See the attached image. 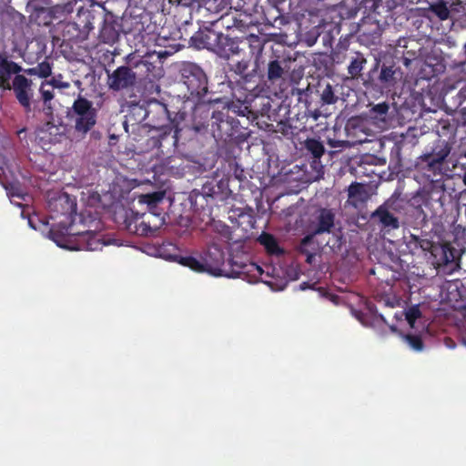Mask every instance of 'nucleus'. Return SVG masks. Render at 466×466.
<instances>
[{
	"label": "nucleus",
	"mask_w": 466,
	"mask_h": 466,
	"mask_svg": "<svg viewBox=\"0 0 466 466\" xmlns=\"http://www.w3.org/2000/svg\"><path fill=\"white\" fill-rule=\"evenodd\" d=\"M51 218H59L57 227L50 229L52 239L62 248L95 251L108 245L101 230L103 223L90 210L76 213V202L63 193L48 202Z\"/></svg>",
	"instance_id": "f257e3e1"
},
{
	"label": "nucleus",
	"mask_w": 466,
	"mask_h": 466,
	"mask_svg": "<svg viewBox=\"0 0 466 466\" xmlns=\"http://www.w3.org/2000/svg\"><path fill=\"white\" fill-rule=\"evenodd\" d=\"M165 198L164 191H155L142 194L138 197V203L147 205V211L139 213L131 208L125 209L123 227L130 234L140 237H156L165 224L163 209L158 206Z\"/></svg>",
	"instance_id": "f03ea898"
},
{
	"label": "nucleus",
	"mask_w": 466,
	"mask_h": 466,
	"mask_svg": "<svg viewBox=\"0 0 466 466\" xmlns=\"http://www.w3.org/2000/svg\"><path fill=\"white\" fill-rule=\"evenodd\" d=\"M190 114L184 109L178 110L174 117L170 118L174 127L172 145L177 147L178 143L193 139L199 132L208 127V121L212 122V111L214 105L220 102V99L205 98L196 100Z\"/></svg>",
	"instance_id": "7ed1b4c3"
},
{
	"label": "nucleus",
	"mask_w": 466,
	"mask_h": 466,
	"mask_svg": "<svg viewBox=\"0 0 466 466\" xmlns=\"http://www.w3.org/2000/svg\"><path fill=\"white\" fill-rule=\"evenodd\" d=\"M407 247L412 253L418 250L429 251L431 264L438 272L443 274H452L460 268V259L465 251L462 248H459L457 242L434 243L415 235H410Z\"/></svg>",
	"instance_id": "20e7f679"
},
{
	"label": "nucleus",
	"mask_w": 466,
	"mask_h": 466,
	"mask_svg": "<svg viewBox=\"0 0 466 466\" xmlns=\"http://www.w3.org/2000/svg\"><path fill=\"white\" fill-rule=\"evenodd\" d=\"M451 151L449 142L436 141L431 152L425 153L419 157L418 166L424 175L431 178V198H435L443 205L441 201L445 196V183L443 179V165Z\"/></svg>",
	"instance_id": "39448f33"
},
{
	"label": "nucleus",
	"mask_w": 466,
	"mask_h": 466,
	"mask_svg": "<svg viewBox=\"0 0 466 466\" xmlns=\"http://www.w3.org/2000/svg\"><path fill=\"white\" fill-rule=\"evenodd\" d=\"M245 76L238 87H232L233 97L244 107L248 114L258 117L263 110L262 104L268 103V91L254 81Z\"/></svg>",
	"instance_id": "423d86ee"
},
{
	"label": "nucleus",
	"mask_w": 466,
	"mask_h": 466,
	"mask_svg": "<svg viewBox=\"0 0 466 466\" xmlns=\"http://www.w3.org/2000/svg\"><path fill=\"white\" fill-rule=\"evenodd\" d=\"M76 0L56 4L49 6V0H29L28 7L31 8V16L38 25H48L53 19H65L74 11Z\"/></svg>",
	"instance_id": "0eeeda50"
},
{
	"label": "nucleus",
	"mask_w": 466,
	"mask_h": 466,
	"mask_svg": "<svg viewBox=\"0 0 466 466\" xmlns=\"http://www.w3.org/2000/svg\"><path fill=\"white\" fill-rule=\"evenodd\" d=\"M180 74L189 97L194 100L205 98L208 93V79L205 71L198 65L188 62L182 66Z\"/></svg>",
	"instance_id": "6e6552de"
},
{
	"label": "nucleus",
	"mask_w": 466,
	"mask_h": 466,
	"mask_svg": "<svg viewBox=\"0 0 466 466\" xmlns=\"http://www.w3.org/2000/svg\"><path fill=\"white\" fill-rule=\"evenodd\" d=\"M70 116L74 120L75 132L84 137L96 124L97 110L91 101L78 96L73 103Z\"/></svg>",
	"instance_id": "1a4fd4ad"
},
{
	"label": "nucleus",
	"mask_w": 466,
	"mask_h": 466,
	"mask_svg": "<svg viewBox=\"0 0 466 466\" xmlns=\"http://www.w3.org/2000/svg\"><path fill=\"white\" fill-rule=\"evenodd\" d=\"M210 127L214 138L225 143L237 138L240 132V123L238 119L229 116L228 110H213Z\"/></svg>",
	"instance_id": "9d476101"
},
{
	"label": "nucleus",
	"mask_w": 466,
	"mask_h": 466,
	"mask_svg": "<svg viewBox=\"0 0 466 466\" xmlns=\"http://www.w3.org/2000/svg\"><path fill=\"white\" fill-rule=\"evenodd\" d=\"M246 46H248L252 54L255 52L260 53L263 49V44L258 36L251 35L246 41L238 42L221 33L215 54L221 58L229 59L234 56H240L244 52Z\"/></svg>",
	"instance_id": "9b49d317"
},
{
	"label": "nucleus",
	"mask_w": 466,
	"mask_h": 466,
	"mask_svg": "<svg viewBox=\"0 0 466 466\" xmlns=\"http://www.w3.org/2000/svg\"><path fill=\"white\" fill-rule=\"evenodd\" d=\"M332 60L336 64L347 63L348 74L352 79H359L362 76V70L367 64L364 53L341 43L333 51Z\"/></svg>",
	"instance_id": "f8f14e48"
},
{
	"label": "nucleus",
	"mask_w": 466,
	"mask_h": 466,
	"mask_svg": "<svg viewBox=\"0 0 466 466\" xmlns=\"http://www.w3.org/2000/svg\"><path fill=\"white\" fill-rule=\"evenodd\" d=\"M400 209V200L392 195L371 213L370 218L378 222L381 230L390 232L400 228V221L395 216V212H399Z\"/></svg>",
	"instance_id": "ddd939ff"
},
{
	"label": "nucleus",
	"mask_w": 466,
	"mask_h": 466,
	"mask_svg": "<svg viewBox=\"0 0 466 466\" xmlns=\"http://www.w3.org/2000/svg\"><path fill=\"white\" fill-rule=\"evenodd\" d=\"M336 215L333 209L320 208L316 210L309 223V233L303 238V244H313L316 236L332 233Z\"/></svg>",
	"instance_id": "4468645a"
},
{
	"label": "nucleus",
	"mask_w": 466,
	"mask_h": 466,
	"mask_svg": "<svg viewBox=\"0 0 466 466\" xmlns=\"http://www.w3.org/2000/svg\"><path fill=\"white\" fill-rule=\"evenodd\" d=\"M380 61L376 59V63L368 74V78L365 85H370L372 86H379L380 88H390L393 87L399 78L401 76L400 68L396 66L394 64L386 65L383 63L380 66V70L378 76H376Z\"/></svg>",
	"instance_id": "2eb2a0df"
},
{
	"label": "nucleus",
	"mask_w": 466,
	"mask_h": 466,
	"mask_svg": "<svg viewBox=\"0 0 466 466\" xmlns=\"http://www.w3.org/2000/svg\"><path fill=\"white\" fill-rule=\"evenodd\" d=\"M290 60L284 56L272 54L263 69H260V76L271 86L280 85L289 75Z\"/></svg>",
	"instance_id": "dca6fc26"
},
{
	"label": "nucleus",
	"mask_w": 466,
	"mask_h": 466,
	"mask_svg": "<svg viewBox=\"0 0 466 466\" xmlns=\"http://www.w3.org/2000/svg\"><path fill=\"white\" fill-rule=\"evenodd\" d=\"M11 89L25 112H31V101L34 96L33 81L24 75H16L12 80Z\"/></svg>",
	"instance_id": "f3484780"
},
{
	"label": "nucleus",
	"mask_w": 466,
	"mask_h": 466,
	"mask_svg": "<svg viewBox=\"0 0 466 466\" xmlns=\"http://www.w3.org/2000/svg\"><path fill=\"white\" fill-rule=\"evenodd\" d=\"M218 194V191L211 183L204 184L200 189L191 191L188 198L191 208L195 212L205 211L206 209L210 212Z\"/></svg>",
	"instance_id": "a211bd4d"
},
{
	"label": "nucleus",
	"mask_w": 466,
	"mask_h": 466,
	"mask_svg": "<svg viewBox=\"0 0 466 466\" xmlns=\"http://www.w3.org/2000/svg\"><path fill=\"white\" fill-rule=\"evenodd\" d=\"M137 78V73L131 70L130 67L120 66L112 73L107 71L106 84L111 90L121 91L133 87Z\"/></svg>",
	"instance_id": "6ab92c4d"
},
{
	"label": "nucleus",
	"mask_w": 466,
	"mask_h": 466,
	"mask_svg": "<svg viewBox=\"0 0 466 466\" xmlns=\"http://www.w3.org/2000/svg\"><path fill=\"white\" fill-rule=\"evenodd\" d=\"M221 32L211 27L199 28L190 38V44L197 49H208L215 53Z\"/></svg>",
	"instance_id": "aec40b11"
},
{
	"label": "nucleus",
	"mask_w": 466,
	"mask_h": 466,
	"mask_svg": "<svg viewBox=\"0 0 466 466\" xmlns=\"http://www.w3.org/2000/svg\"><path fill=\"white\" fill-rule=\"evenodd\" d=\"M360 10L363 15L376 24L386 22L390 10L385 5L383 0H362Z\"/></svg>",
	"instance_id": "412c9836"
},
{
	"label": "nucleus",
	"mask_w": 466,
	"mask_h": 466,
	"mask_svg": "<svg viewBox=\"0 0 466 466\" xmlns=\"http://www.w3.org/2000/svg\"><path fill=\"white\" fill-rule=\"evenodd\" d=\"M160 108L163 115L167 116L170 119L171 117L169 116L167 107L165 106H161ZM152 133L153 134L147 138L146 148L147 150L160 148L163 142L167 140L168 137L172 139V136L174 135L173 124L169 120V125L156 127L152 130Z\"/></svg>",
	"instance_id": "4be33fe9"
},
{
	"label": "nucleus",
	"mask_w": 466,
	"mask_h": 466,
	"mask_svg": "<svg viewBox=\"0 0 466 466\" xmlns=\"http://www.w3.org/2000/svg\"><path fill=\"white\" fill-rule=\"evenodd\" d=\"M23 70L20 65L0 53V89L11 90L12 76L21 75L20 72Z\"/></svg>",
	"instance_id": "5701e85b"
},
{
	"label": "nucleus",
	"mask_w": 466,
	"mask_h": 466,
	"mask_svg": "<svg viewBox=\"0 0 466 466\" xmlns=\"http://www.w3.org/2000/svg\"><path fill=\"white\" fill-rule=\"evenodd\" d=\"M434 130L440 137L437 141L449 142L451 147L454 144L455 136L457 132V124L451 118H441L434 126Z\"/></svg>",
	"instance_id": "b1692460"
},
{
	"label": "nucleus",
	"mask_w": 466,
	"mask_h": 466,
	"mask_svg": "<svg viewBox=\"0 0 466 466\" xmlns=\"http://www.w3.org/2000/svg\"><path fill=\"white\" fill-rule=\"evenodd\" d=\"M218 260V269L213 270L210 268V267H206L207 272L213 275V276H221L223 275L225 269L223 268L224 266V252L218 248H214L213 249H208L205 255H204V262L205 263H210L214 264Z\"/></svg>",
	"instance_id": "393cba45"
},
{
	"label": "nucleus",
	"mask_w": 466,
	"mask_h": 466,
	"mask_svg": "<svg viewBox=\"0 0 466 466\" xmlns=\"http://www.w3.org/2000/svg\"><path fill=\"white\" fill-rule=\"evenodd\" d=\"M263 110L259 112V116H267V118L270 121H279V116L282 111H285V114L289 112L286 106H283L277 99H273L268 96V103L264 102L262 104Z\"/></svg>",
	"instance_id": "a878e982"
},
{
	"label": "nucleus",
	"mask_w": 466,
	"mask_h": 466,
	"mask_svg": "<svg viewBox=\"0 0 466 466\" xmlns=\"http://www.w3.org/2000/svg\"><path fill=\"white\" fill-rule=\"evenodd\" d=\"M177 261L179 264L185 267H188L190 269L198 273L207 272L206 267H210L211 269L216 270L218 269V260H217V262H215L214 264L205 263L204 257L201 258V260L192 256L179 257V259Z\"/></svg>",
	"instance_id": "bb28decb"
},
{
	"label": "nucleus",
	"mask_w": 466,
	"mask_h": 466,
	"mask_svg": "<svg viewBox=\"0 0 466 466\" xmlns=\"http://www.w3.org/2000/svg\"><path fill=\"white\" fill-rule=\"evenodd\" d=\"M231 265V276L232 277H240L242 275H248L251 273H254L255 271L258 272L259 275L262 273V268L253 262H238L234 258L230 260Z\"/></svg>",
	"instance_id": "cd10ccee"
},
{
	"label": "nucleus",
	"mask_w": 466,
	"mask_h": 466,
	"mask_svg": "<svg viewBox=\"0 0 466 466\" xmlns=\"http://www.w3.org/2000/svg\"><path fill=\"white\" fill-rule=\"evenodd\" d=\"M317 93L319 96V103L321 106L333 105L339 100V96L335 92L334 86L329 83H319Z\"/></svg>",
	"instance_id": "c85d7f7f"
},
{
	"label": "nucleus",
	"mask_w": 466,
	"mask_h": 466,
	"mask_svg": "<svg viewBox=\"0 0 466 466\" xmlns=\"http://www.w3.org/2000/svg\"><path fill=\"white\" fill-rule=\"evenodd\" d=\"M126 66L127 67H130L131 70L139 68L140 66L145 67V74H147L151 71V69L154 67L153 64L150 63L146 56H140L137 51L128 54L125 57Z\"/></svg>",
	"instance_id": "c756f323"
},
{
	"label": "nucleus",
	"mask_w": 466,
	"mask_h": 466,
	"mask_svg": "<svg viewBox=\"0 0 466 466\" xmlns=\"http://www.w3.org/2000/svg\"><path fill=\"white\" fill-rule=\"evenodd\" d=\"M258 241L262 245L267 252L270 255L283 254V249L280 248L275 237L269 233L263 232L258 238Z\"/></svg>",
	"instance_id": "7c9ffc66"
},
{
	"label": "nucleus",
	"mask_w": 466,
	"mask_h": 466,
	"mask_svg": "<svg viewBox=\"0 0 466 466\" xmlns=\"http://www.w3.org/2000/svg\"><path fill=\"white\" fill-rule=\"evenodd\" d=\"M303 148L312 156L314 159H319L325 153V147L317 138H307L303 142Z\"/></svg>",
	"instance_id": "2f4dec72"
},
{
	"label": "nucleus",
	"mask_w": 466,
	"mask_h": 466,
	"mask_svg": "<svg viewBox=\"0 0 466 466\" xmlns=\"http://www.w3.org/2000/svg\"><path fill=\"white\" fill-rule=\"evenodd\" d=\"M248 66L249 59L245 58L244 56L233 66L234 72L239 76V78L237 80L234 87H238V85H240V82L244 80L243 78L245 76H248L247 78L248 80L253 81V76L246 73Z\"/></svg>",
	"instance_id": "473e14b6"
},
{
	"label": "nucleus",
	"mask_w": 466,
	"mask_h": 466,
	"mask_svg": "<svg viewBox=\"0 0 466 466\" xmlns=\"http://www.w3.org/2000/svg\"><path fill=\"white\" fill-rule=\"evenodd\" d=\"M430 11H431L441 21L450 18L448 4L443 0L431 4L430 5Z\"/></svg>",
	"instance_id": "72a5a7b5"
},
{
	"label": "nucleus",
	"mask_w": 466,
	"mask_h": 466,
	"mask_svg": "<svg viewBox=\"0 0 466 466\" xmlns=\"http://www.w3.org/2000/svg\"><path fill=\"white\" fill-rule=\"evenodd\" d=\"M2 186L6 190L7 195H9L10 197H16L21 199L25 198L24 190L18 182H11L7 180L4 181V184Z\"/></svg>",
	"instance_id": "f704fd0d"
},
{
	"label": "nucleus",
	"mask_w": 466,
	"mask_h": 466,
	"mask_svg": "<svg viewBox=\"0 0 466 466\" xmlns=\"http://www.w3.org/2000/svg\"><path fill=\"white\" fill-rule=\"evenodd\" d=\"M466 3H462L461 0H452L451 3L448 5L450 9V16H461L463 18L464 13L466 11Z\"/></svg>",
	"instance_id": "c9c22d12"
},
{
	"label": "nucleus",
	"mask_w": 466,
	"mask_h": 466,
	"mask_svg": "<svg viewBox=\"0 0 466 466\" xmlns=\"http://www.w3.org/2000/svg\"><path fill=\"white\" fill-rule=\"evenodd\" d=\"M285 111L283 114L279 116V121H275L278 125L279 131L281 132L284 136L289 137L294 134L292 127L286 121L285 118Z\"/></svg>",
	"instance_id": "e433bc0d"
},
{
	"label": "nucleus",
	"mask_w": 466,
	"mask_h": 466,
	"mask_svg": "<svg viewBox=\"0 0 466 466\" xmlns=\"http://www.w3.org/2000/svg\"><path fill=\"white\" fill-rule=\"evenodd\" d=\"M389 108L390 106L387 102H381L374 105L370 109V113L374 117L383 119L387 115Z\"/></svg>",
	"instance_id": "4c0bfd02"
},
{
	"label": "nucleus",
	"mask_w": 466,
	"mask_h": 466,
	"mask_svg": "<svg viewBox=\"0 0 466 466\" xmlns=\"http://www.w3.org/2000/svg\"><path fill=\"white\" fill-rule=\"evenodd\" d=\"M421 317V312L418 305L409 308L405 313V318L410 327H413L416 320Z\"/></svg>",
	"instance_id": "58836bf2"
},
{
	"label": "nucleus",
	"mask_w": 466,
	"mask_h": 466,
	"mask_svg": "<svg viewBox=\"0 0 466 466\" xmlns=\"http://www.w3.org/2000/svg\"><path fill=\"white\" fill-rule=\"evenodd\" d=\"M405 339L414 350L421 351L424 348L422 339L419 335L409 334L406 335Z\"/></svg>",
	"instance_id": "ea45409f"
},
{
	"label": "nucleus",
	"mask_w": 466,
	"mask_h": 466,
	"mask_svg": "<svg viewBox=\"0 0 466 466\" xmlns=\"http://www.w3.org/2000/svg\"><path fill=\"white\" fill-rule=\"evenodd\" d=\"M364 193V186L358 182L350 184L348 189L349 198L362 199L361 195Z\"/></svg>",
	"instance_id": "a19ab883"
},
{
	"label": "nucleus",
	"mask_w": 466,
	"mask_h": 466,
	"mask_svg": "<svg viewBox=\"0 0 466 466\" xmlns=\"http://www.w3.org/2000/svg\"><path fill=\"white\" fill-rule=\"evenodd\" d=\"M311 244H303V238L300 241L299 251L306 256V262L309 265H311L315 259V250H309V247Z\"/></svg>",
	"instance_id": "79ce46f5"
},
{
	"label": "nucleus",
	"mask_w": 466,
	"mask_h": 466,
	"mask_svg": "<svg viewBox=\"0 0 466 466\" xmlns=\"http://www.w3.org/2000/svg\"><path fill=\"white\" fill-rule=\"evenodd\" d=\"M46 85L51 86L52 88L66 89L70 86L68 82L63 81V76L59 74L56 76H53L49 81H46Z\"/></svg>",
	"instance_id": "37998d69"
},
{
	"label": "nucleus",
	"mask_w": 466,
	"mask_h": 466,
	"mask_svg": "<svg viewBox=\"0 0 466 466\" xmlns=\"http://www.w3.org/2000/svg\"><path fill=\"white\" fill-rule=\"evenodd\" d=\"M36 70H37V75L43 78L49 76L52 73V67H51L50 64L46 61L39 63L36 66Z\"/></svg>",
	"instance_id": "c03bdc74"
},
{
	"label": "nucleus",
	"mask_w": 466,
	"mask_h": 466,
	"mask_svg": "<svg viewBox=\"0 0 466 466\" xmlns=\"http://www.w3.org/2000/svg\"><path fill=\"white\" fill-rule=\"evenodd\" d=\"M46 83H43L40 86L41 97L44 104L51 103V100L54 98L53 89H46Z\"/></svg>",
	"instance_id": "a18cd8bd"
},
{
	"label": "nucleus",
	"mask_w": 466,
	"mask_h": 466,
	"mask_svg": "<svg viewBox=\"0 0 466 466\" xmlns=\"http://www.w3.org/2000/svg\"><path fill=\"white\" fill-rule=\"evenodd\" d=\"M218 0H196L194 1V5L192 8H201V7H205L207 8L208 10H210L211 9V3L212 2H217Z\"/></svg>",
	"instance_id": "49530a36"
},
{
	"label": "nucleus",
	"mask_w": 466,
	"mask_h": 466,
	"mask_svg": "<svg viewBox=\"0 0 466 466\" xmlns=\"http://www.w3.org/2000/svg\"><path fill=\"white\" fill-rule=\"evenodd\" d=\"M463 54H464V59L456 64V68L458 71L464 74V76L466 77V43L463 46Z\"/></svg>",
	"instance_id": "de8ad7c7"
},
{
	"label": "nucleus",
	"mask_w": 466,
	"mask_h": 466,
	"mask_svg": "<svg viewBox=\"0 0 466 466\" xmlns=\"http://www.w3.org/2000/svg\"><path fill=\"white\" fill-rule=\"evenodd\" d=\"M415 53H411L410 51H406L404 53V56H403V59H404V65L405 66H409L410 60L414 59L415 58Z\"/></svg>",
	"instance_id": "09e8293b"
},
{
	"label": "nucleus",
	"mask_w": 466,
	"mask_h": 466,
	"mask_svg": "<svg viewBox=\"0 0 466 466\" xmlns=\"http://www.w3.org/2000/svg\"><path fill=\"white\" fill-rule=\"evenodd\" d=\"M346 144H348L346 141L329 139V145L332 147H342Z\"/></svg>",
	"instance_id": "8fccbe9b"
},
{
	"label": "nucleus",
	"mask_w": 466,
	"mask_h": 466,
	"mask_svg": "<svg viewBox=\"0 0 466 466\" xmlns=\"http://www.w3.org/2000/svg\"><path fill=\"white\" fill-rule=\"evenodd\" d=\"M43 110L47 116H53V107L51 106V103L44 104Z\"/></svg>",
	"instance_id": "3c124183"
},
{
	"label": "nucleus",
	"mask_w": 466,
	"mask_h": 466,
	"mask_svg": "<svg viewBox=\"0 0 466 466\" xmlns=\"http://www.w3.org/2000/svg\"><path fill=\"white\" fill-rule=\"evenodd\" d=\"M7 177L5 174L4 167L0 166V184L3 185L4 181H7Z\"/></svg>",
	"instance_id": "603ef678"
},
{
	"label": "nucleus",
	"mask_w": 466,
	"mask_h": 466,
	"mask_svg": "<svg viewBox=\"0 0 466 466\" xmlns=\"http://www.w3.org/2000/svg\"><path fill=\"white\" fill-rule=\"evenodd\" d=\"M25 72H26L29 75L37 74L36 67L26 69V70H25Z\"/></svg>",
	"instance_id": "864d4df0"
},
{
	"label": "nucleus",
	"mask_w": 466,
	"mask_h": 466,
	"mask_svg": "<svg viewBox=\"0 0 466 466\" xmlns=\"http://www.w3.org/2000/svg\"><path fill=\"white\" fill-rule=\"evenodd\" d=\"M404 4L419 3L420 0H402Z\"/></svg>",
	"instance_id": "5fc2aeb1"
},
{
	"label": "nucleus",
	"mask_w": 466,
	"mask_h": 466,
	"mask_svg": "<svg viewBox=\"0 0 466 466\" xmlns=\"http://www.w3.org/2000/svg\"><path fill=\"white\" fill-rule=\"evenodd\" d=\"M462 287L466 289V276L462 279Z\"/></svg>",
	"instance_id": "6e6d98bb"
},
{
	"label": "nucleus",
	"mask_w": 466,
	"mask_h": 466,
	"mask_svg": "<svg viewBox=\"0 0 466 466\" xmlns=\"http://www.w3.org/2000/svg\"><path fill=\"white\" fill-rule=\"evenodd\" d=\"M29 224L31 225L32 228H35L33 225H32V221L29 220Z\"/></svg>",
	"instance_id": "4d7b16f0"
}]
</instances>
